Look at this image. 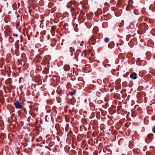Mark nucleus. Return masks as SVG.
I'll return each instance as SVG.
<instances>
[{
    "mask_svg": "<svg viewBox=\"0 0 155 155\" xmlns=\"http://www.w3.org/2000/svg\"><path fill=\"white\" fill-rule=\"evenodd\" d=\"M104 40L105 42L107 43L109 41V39L108 38H105Z\"/></svg>",
    "mask_w": 155,
    "mask_h": 155,
    "instance_id": "obj_7",
    "label": "nucleus"
},
{
    "mask_svg": "<svg viewBox=\"0 0 155 155\" xmlns=\"http://www.w3.org/2000/svg\"><path fill=\"white\" fill-rule=\"evenodd\" d=\"M14 105L16 109H20L21 108L22 105L21 103L18 100L16 101L14 103Z\"/></svg>",
    "mask_w": 155,
    "mask_h": 155,
    "instance_id": "obj_2",
    "label": "nucleus"
},
{
    "mask_svg": "<svg viewBox=\"0 0 155 155\" xmlns=\"http://www.w3.org/2000/svg\"><path fill=\"white\" fill-rule=\"evenodd\" d=\"M153 133H155V126H154L153 127Z\"/></svg>",
    "mask_w": 155,
    "mask_h": 155,
    "instance_id": "obj_10",
    "label": "nucleus"
},
{
    "mask_svg": "<svg viewBox=\"0 0 155 155\" xmlns=\"http://www.w3.org/2000/svg\"><path fill=\"white\" fill-rule=\"evenodd\" d=\"M77 3V2H76L71 1L68 3L67 7L68 8H71V12H74V11H76V10L78 9Z\"/></svg>",
    "mask_w": 155,
    "mask_h": 155,
    "instance_id": "obj_1",
    "label": "nucleus"
},
{
    "mask_svg": "<svg viewBox=\"0 0 155 155\" xmlns=\"http://www.w3.org/2000/svg\"><path fill=\"white\" fill-rule=\"evenodd\" d=\"M95 43V40L94 38H91L89 39L88 42V44L92 45H94Z\"/></svg>",
    "mask_w": 155,
    "mask_h": 155,
    "instance_id": "obj_3",
    "label": "nucleus"
},
{
    "mask_svg": "<svg viewBox=\"0 0 155 155\" xmlns=\"http://www.w3.org/2000/svg\"><path fill=\"white\" fill-rule=\"evenodd\" d=\"M132 2V1H128V5L127 6V8H126V9L127 10H130V8L131 6V5H130V3L131 2Z\"/></svg>",
    "mask_w": 155,
    "mask_h": 155,
    "instance_id": "obj_5",
    "label": "nucleus"
},
{
    "mask_svg": "<svg viewBox=\"0 0 155 155\" xmlns=\"http://www.w3.org/2000/svg\"><path fill=\"white\" fill-rule=\"evenodd\" d=\"M70 51L71 52H72V51H73V48L72 47H70Z\"/></svg>",
    "mask_w": 155,
    "mask_h": 155,
    "instance_id": "obj_9",
    "label": "nucleus"
},
{
    "mask_svg": "<svg viewBox=\"0 0 155 155\" xmlns=\"http://www.w3.org/2000/svg\"><path fill=\"white\" fill-rule=\"evenodd\" d=\"M13 35L14 36H15L16 37H17L18 36V35L17 34H15V33L13 34Z\"/></svg>",
    "mask_w": 155,
    "mask_h": 155,
    "instance_id": "obj_8",
    "label": "nucleus"
},
{
    "mask_svg": "<svg viewBox=\"0 0 155 155\" xmlns=\"http://www.w3.org/2000/svg\"><path fill=\"white\" fill-rule=\"evenodd\" d=\"M65 68H66V67H64V70H65Z\"/></svg>",
    "mask_w": 155,
    "mask_h": 155,
    "instance_id": "obj_12",
    "label": "nucleus"
},
{
    "mask_svg": "<svg viewBox=\"0 0 155 155\" xmlns=\"http://www.w3.org/2000/svg\"><path fill=\"white\" fill-rule=\"evenodd\" d=\"M76 94V91L75 90H73L70 93V95L71 96H73Z\"/></svg>",
    "mask_w": 155,
    "mask_h": 155,
    "instance_id": "obj_6",
    "label": "nucleus"
},
{
    "mask_svg": "<svg viewBox=\"0 0 155 155\" xmlns=\"http://www.w3.org/2000/svg\"><path fill=\"white\" fill-rule=\"evenodd\" d=\"M83 45H84V42H83V41H82L81 43L80 44V45L82 46H83Z\"/></svg>",
    "mask_w": 155,
    "mask_h": 155,
    "instance_id": "obj_11",
    "label": "nucleus"
},
{
    "mask_svg": "<svg viewBox=\"0 0 155 155\" xmlns=\"http://www.w3.org/2000/svg\"><path fill=\"white\" fill-rule=\"evenodd\" d=\"M130 78L134 79H135L137 78V74L135 72L132 73L130 76Z\"/></svg>",
    "mask_w": 155,
    "mask_h": 155,
    "instance_id": "obj_4",
    "label": "nucleus"
}]
</instances>
